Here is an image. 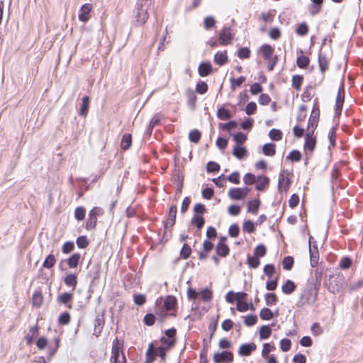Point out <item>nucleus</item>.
Here are the masks:
<instances>
[{
  "instance_id": "a878e982",
  "label": "nucleus",
  "mask_w": 363,
  "mask_h": 363,
  "mask_svg": "<svg viewBox=\"0 0 363 363\" xmlns=\"http://www.w3.org/2000/svg\"><path fill=\"white\" fill-rule=\"evenodd\" d=\"M132 145V135L130 133H125L122 136L121 142V147L123 150H128Z\"/></svg>"
},
{
  "instance_id": "864d4df0",
  "label": "nucleus",
  "mask_w": 363,
  "mask_h": 363,
  "mask_svg": "<svg viewBox=\"0 0 363 363\" xmlns=\"http://www.w3.org/2000/svg\"><path fill=\"white\" fill-rule=\"evenodd\" d=\"M233 140L237 145H240L247 140V135L242 132H238L233 135Z\"/></svg>"
},
{
  "instance_id": "338daca9",
  "label": "nucleus",
  "mask_w": 363,
  "mask_h": 363,
  "mask_svg": "<svg viewBox=\"0 0 363 363\" xmlns=\"http://www.w3.org/2000/svg\"><path fill=\"white\" fill-rule=\"evenodd\" d=\"M206 170L208 172H218L220 170V165L213 161H210L207 163Z\"/></svg>"
},
{
  "instance_id": "dca6fc26",
  "label": "nucleus",
  "mask_w": 363,
  "mask_h": 363,
  "mask_svg": "<svg viewBox=\"0 0 363 363\" xmlns=\"http://www.w3.org/2000/svg\"><path fill=\"white\" fill-rule=\"evenodd\" d=\"M313 133L308 132L305 137L304 148L311 152L313 151L315 147V138L313 137Z\"/></svg>"
},
{
  "instance_id": "5701e85b",
  "label": "nucleus",
  "mask_w": 363,
  "mask_h": 363,
  "mask_svg": "<svg viewBox=\"0 0 363 363\" xmlns=\"http://www.w3.org/2000/svg\"><path fill=\"white\" fill-rule=\"evenodd\" d=\"M177 301L173 296H167L164 301V307L166 311H172L176 308Z\"/></svg>"
},
{
  "instance_id": "72a5a7b5",
  "label": "nucleus",
  "mask_w": 363,
  "mask_h": 363,
  "mask_svg": "<svg viewBox=\"0 0 363 363\" xmlns=\"http://www.w3.org/2000/svg\"><path fill=\"white\" fill-rule=\"evenodd\" d=\"M262 151L265 155L272 157L276 153V145L274 143H266L262 147Z\"/></svg>"
},
{
  "instance_id": "79ce46f5",
  "label": "nucleus",
  "mask_w": 363,
  "mask_h": 363,
  "mask_svg": "<svg viewBox=\"0 0 363 363\" xmlns=\"http://www.w3.org/2000/svg\"><path fill=\"white\" fill-rule=\"evenodd\" d=\"M56 263V258L54 255L50 254L45 259L43 267L46 269H50L52 268Z\"/></svg>"
},
{
  "instance_id": "c756f323",
  "label": "nucleus",
  "mask_w": 363,
  "mask_h": 363,
  "mask_svg": "<svg viewBox=\"0 0 363 363\" xmlns=\"http://www.w3.org/2000/svg\"><path fill=\"white\" fill-rule=\"evenodd\" d=\"M247 150L242 146L236 145L233 148V155L238 160L243 159L247 155Z\"/></svg>"
},
{
  "instance_id": "1a4fd4ad",
  "label": "nucleus",
  "mask_w": 363,
  "mask_h": 363,
  "mask_svg": "<svg viewBox=\"0 0 363 363\" xmlns=\"http://www.w3.org/2000/svg\"><path fill=\"white\" fill-rule=\"evenodd\" d=\"M105 323L104 317L103 314H98L94 319V335L96 337H99L104 328Z\"/></svg>"
},
{
  "instance_id": "a18cd8bd",
  "label": "nucleus",
  "mask_w": 363,
  "mask_h": 363,
  "mask_svg": "<svg viewBox=\"0 0 363 363\" xmlns=\"http://www.w3.org/2000/svg\"><path fill=\"white\" fill-rule=\"evenodd\" d=\"M296 33L297 35L301 36L307 35L308 33V26L307 23L305 22L300 23L296 29Z\"/></svg>"
},
{
  "instance_id": "a19ab883",
  "label": "nucleus",
  "mask_w": 363,
  "mask_h": 363,
  "mask_svg": "<svg viewBox=\"0 0 363 363\" xmlns=\"http://www.w3.org/2000/svg\"><path fill=\"white\" fill-rule=\"evenodd\" d=\"M38 334V325H35L29 330V333L26 336V340L28 343L30 344L33 341L34 338Z\"/></svg>"
},
{
  "instance_id": "b1692460",
  "label": "nucleus",
  "mask_w": 363,
  "mask_h": 363,
  "mask_svg": "<svg viewBox=\"0 0 363 363\" xmlns=\"http://www.w3.org/2000/svg\"><path fill=\"white\" fill-rule=\"evenodd\" d=\"M329 61L325 54L319 52L318 54V66L322 73H324L328 69Z\"/></svg>"
},
{
  "instance_id": "412c9836",
  "label": "nucleus",
  "mask_w": 363,
  "mask_h": 363,
  "mask_svg": "<svg viewBox=\"0 0 363 363\" xmlns=\"http://www.w3.org/2000/svg\"><path fill=\"white\" fill-rule=\"evenodd\" d=\"M90 99L88 96L82 97V103L79 108V115L81 116H86L89 108Z\"/></svg>"
},
{
  "instance_id": "bb28decb",
  "label": "nucleus",
  "mask_w": 363,
  "mask_h": 363,
  "mask_svg": "<svg viewBox=\"0 0 363 363\" xmlns=\"http://www.w3.org/2000/svg\"><path fill=\"white\" fill-rule=\"evenodd\" d=\"M296 288V284L293 281L288 279L281 286V290L285 294H291L295 291Z\"/></svg>"
},
{
  "instance_id": "20e7f679",
  "label": "nucleus",
  "mask_w": 363,
  "mask_h": 363,
  "mask_svg": "<svg viewBox=\"0 0 363 363\" xmlns=\"http://www.w3.org/2000/svg\"><path fill=\"white\" fill-rule=\"evenodd\" d=\"M345 101V87L343 82L339 87L335 101V116H340L342 113V106Z\"/></svg>"
},
{
  "instance_id": "774afa93",
  "label": "nucleus",
  "mask_w": 363,
  "mask_h": 363,
  "mask_svg": "<svg viewBox=\"0 0 363 363\" xmlns=\"http://www.w3.org/2000/svg\"><path fill=\"white\" fill-rule=\"evenodd\" d=\"M242 229L245 232L251 233L255 230L254 223L252 220H245L243 223Z\"/></svg>"
},
{
  "instance_id": "09e8293b",
  "label": "nucleus",
  "mask_w": 363,
  "mask_h": 363,
  "mask_svg": "<svg viewBox=\"0 0 363 363\" xmlns=\"http://www.w3.org/2000/svg\"><path fill=\"white\" fill-rule=\"evenodd\" d=\"M208 84L203 81H199L196 86V91L200 94H204L208 91Z\"/></svg>"
},
{
  "instance_id": "f257e3e1",
  "label": "nucleus",
  "mask_w": 363,
  "mask_h": 363,
  "mask_svg": "<svg viewBox=\"0 0 363 363\" xmlns=\"http://www.w3.org/2000/svg\"><path fill=\"white\" fill-rule=\"evenodd\" d=\"M151 4V0H137L133 15L138 26H143L147 22L149 18L147 11Z\"/></svg>"
},
{
  "instance_id": "69168bd1",
  "label": "nucleus",
  "mask_w": 363,
  "mask_h": 363,
  "mask_svg": "<svg viewBox=\"0 0 363 363\" xmlns=\"http://www.w3.org/2000/svg\"><path fill=\"white\" fill-rule=\"evenodd\" d=\"M352 261L350 257H344L341 259L339 266L342 269H349L352 265Z\"/></svg>"
},
{
  "instance_id": "cd10ccee",
  "label": "nucleus",
  "mask_w": 363,
  "mask_h": 363,
  "mask_svg": "<svg viewBox=\"0 0 363 363\" xmlns=\"http://www.w3.org/2000/svg\"><path fill=\"white\" fill-rule=\"evenodd\" d=\"M43 302V296L40 291H35L32 296V304L36 308H40Z\"/></svg>"
},
{
  "instance_id": "37998d69",
  "label": "nucleus",
  "mask_w": 363,
  "mask_h": 363,
  "mask_svg": "<svg viewBox=\"0 0 363 363\" xmlns=\"http://www.w3.org/2000/svg\"><path fill=\"white\" fill-rule=\"evenodd\" d=\"M201 132L197 129H194L190 131L189 134V139L192 143H198L201 139Z\"/></svg>"
},
{
  "instance_id": "4be33fe9",
  "label": "nucleus",
  "mask_w": 363,
  "mask_h": 363,
  "mask_svg": "<svg viewBox=\"0 0 363 363\" xmlns=\"http://www.w3.org/2000/svg\"><path fill=\"white\" fill-rule=\"evenodd\" d=\"M227 52H217L214 55V62L219 66L224 65L228 62Z\"/></svg>"
},
{
  "instance_id": "393cba45",
  "label": "nucleus",
  "mask_w": 363,
  "mask_h": 363,
  "mask_svg": "<svg viewBox=\"0 0 363 363\" xmlns=\"http://www.w3.org/2000/svg\"><path fill=\"white\" fill-rule=\"evenodd\" d=\"M81 259V255L79 252L74 253L67 259V264L69 268L74 269L76 268L79 262Z\"/></svg>"
},
{
  "instance_id": "e2e57ef3",
  "label": "nucleus",
  "mask_w": 363,
  "mask_h": 363,
  "mask_svg": "<svg viewBox=\"0 0 363 363\" xmlns=\"http://www.w3.org/2000/svg\"><path fill=\"white\" fill-rule=\"evenodd\" d=\"M250 56V50L247 47L241 48L238 51V57L240 59H247Z\"/></svg>"
},
{
  "instance_id": "e433bc0d",
  "label": "nucleus",
  "mask_w": 363,
  "mask_h": 363,
  "mask_svg": "<svg viewBox=\"0 0 363 363\" xmlns=\"http://www.w3.org/2000/svg\"><path fill=\"white\" fill-rule=\"evenodd\" d=\"M272 334V329L269 325H262L259 329V338L267 339Z\"/></svg>"
},
{
  "instance_id": "2f4dec72",
  "label": "nucleus",
  "mask_w": 363,
  "mask_h": 363,
  "mask_svg": "<svg viewBox=\"0 0 363 363\" xmlns=\"http://www.w3.org/2000/svg\"><path fill=\"white\" fill-rule=\"evenodd\" d=\"M259 205L260 201L258 199L248 201L247 211L253 214H257Z\"/></svg>"
},
{
  "instance_id": "13d9d810",
  "label": "nucleus",
  "mask_w": 363,
  "mask_h": 363,
  "mask_svg": "<svg viewBox=\"0 0 363 363\" xmlns=\"http://www.w3.org/2000/svg\"><path fill=\"white\" fill-rule=\"evenodd\" d=\"M276 348L274 345H271L270 343H264L263 345L262 356L266 359L269 356V352L274 350Z\"/></svg>"
},
{
  "instance_id": "ddd939ff",
  "label": "nucleus",
  "mask_w": 363,
  "mask_h": 363,
  "mask_svg": "<svg viewBox=\"0 0 363 363\" xmlns=\"http://www.w3.org/2000/svg\"><path fill=\"white\" fill-rule=\"evenodd\" d=\"M228 196L233 200H242L246 197V193L241 188H231Z\"/></svg>"
},
{
  "instance_id": "c03bdc74",
  "label": "nucleus",
  "mask_w": 363,
  "mask_h": 363,
  "mask_svg": "<svg viewBox=\"0 0 363 363\" xmlns=\"http://www.w3.org/2000/svg\"><path fill=\"white\" fill-rule=\"evenodd\" d=\"M282 132L279 129L272 128L269 133V136L272 140L279 141L282 138Z\"/></svg>"
},
{
  "instance_id": "423d86ee",
  "label": "nucleus",
  "mask_w": 363,
  "mask_h": 363,
  "mask_svg": "<svg viewBox=\"0 0 363 363\" xmlns=\"http://www.w3.org/2000/svg\"><path fill=\"white\" fill-rule=\"evenodd\" d=\"M177 213V205L172 204L169 208L167 220L165 221H163L164 232L168 229L169 226L172 227L175 224Z\"/></svg>"
},
{
  "instance_id": "4d7b16f0",
  "label": "nucleus",
  "mask_w": 363,
  "mask_h": 363,
  "mask_svg": "<svg viewBox=\"0 0 363 363\" xmlns=\"http://www.w3.org/2000/svg\"><path fill=\"white\" fill-rule=\"evenodd\" d=\"M76 243H77V247L80 249H84L89 245L87 238L85 235H82V236L78 237L77 238Z\"/></svg>"
},
{
  "instance_id": "f704fd0d",
  "label": "nucleus",
  "mask_w": 363,
  "mask_h": 363,
  "mask_svg": "<svg viewBox=\"0 0 363 363\" xmlns=\"http://www.w3.org/2000/svg\"><path fill=\"white\" fill-rule=\"evenodd\" d=\"M193 225H195L199 230H201L205 223V219L202 216L194 215L191 220Z\"/></svg>"
},
{
  "instance_id": "a211bd4d",
  "label": "nucleus",
  "mask_w": 363,
  "mask_h": 363,
  "mask_svg": "<svg viewBox=\"0 0 363 363\" xmlns=\"http://www.w3.org/2000/svg\"><path fill=\"white\" fill-rule=\"evenodd\" d=\"M157 357L155 351V345L153 342L149 344L148 349L145 353V362L146 363H152Z\"/></svg>"
},
{
  "instance_id": "8fccbe9b",
  "label": "nucleus",
  "mask_w": 363,
  "mask_h": 363,
  "mask_svg": "<svg viewBox=\"0 0 363 363\" xmlns=\"http://www.w3.org/2000/svg\"><path fill=\"white\" fill-rule=\"evenodd\" d=\"M191 253V248L189 245L184 243L180 251V256L184 259H188Z\"/></svg>"
},
{
  "instance_id": "ea45409f",
  "label": "nucleus",
  "mask_w": 363,
  "mask_h": 363,
  "mask_svg": "<svg viewBox=\"0 0 363 363\" xmlns=\"http://www.w3.org/2000/svg\"><path fill=\"white\" fill-rule=\"evenodd\" d=\"M259 317L263 320H269L273 318L274 313L268 308H263L259 312Z\"/></svg>"
},
{
  "instance_id": "58836bf2",
  "label": "nucleus",
  "mask_w": 363,
  "mask_h": 363,
  "mask_svg": "<svg viewBox=\"0 0 363 363\" xmlns=\"http://www.w3.org/2000/svg\"><path fill=\"white\" fill-rule=\"evenodd\" d=\"M303 77L302 75H294L292 77L291 79V85L294 89L296 90H300L302 83H303Z\"/></svg>"
},
{
  "instance_id": "473e14b6",
  "label": "nucleus",
  "mask_w": 363,
  "mask_h": 363,
  "mask_svg": "<svg viewBox=\"0 0 363 363\" xmlns=\"http://www.w3.org/2000/svg\"><path fill=\"white\" fill-rule=\"evenodd\" d=\"M217 117L220 120H228L232 117V114L228 109L221 106L217 111Z\"/></svg>"
},
{
  "instance_id": "f8f14e48",
  "label": "nucleus",
  "mask_w": 363,
  "mask_h": 363,
  "mask_svg": "<svg viewBox=\"0 0 363 363\" xmlns=\"http://www.w3.org/2000/svg\"><path fill=\"white\" fill-rule=\"evenodd\" d=\"M213 72V67L210 62H203L198 67V72L200 77L208 76Z\"/></svg>"
},
{
  "instance_id": "9d476101",
  "label": "nucleus",
  "mask_w": 363,
  "mask_h": 363,
  "mask_svg": "<svg viewBox=\"0 0 363 363\" xmlns=\"http://www.w3.org/2000/svg\"><path fill=\"white\" fill-rule=\"evenodd\" d=\"M256 348L257 346L253 342L242 344L238 350V354L242 357H247L250 356Z\"/></svg>"
},
{
  "instance_id": "7ed1b4c3",
  "label": "nucleus",
  "mask_w": 363,
  "mask_h": 363,
  "mask_svg": "<svg viewBox=\"0 0 363 363\" xmlns=\"http://www.w3.org/2000/svg\"><path fill=\"white\" fill-rule=\"evenodd\" d=\"M345 277L342 274L331 275L329 278L328 290L333 294L340 292L344 286Z\"/></svg>"
},
{
  "instance_id": "f3484780",
  "label": "nucleus",
  "mask_w": 363,
  "mask_h": 363,
  "mask_svg": "<svg viewBox=\"0 0 363 363\" xmlns=\"http://www.w3.org/2000/svg\"><path fill=\"white\" fill-rule=\"evenodd\" d=\"M310 263L312 267H315L319 260V252L318 247H309Z\"/></svg>"
},
{
  "instance_id": "5fc2aeb1",
  "label": "nucleus",
  "mask_w": 363,
  "mask_h": 363,
  "mask_svg": "<svg viewBox=\"0 0 363 363\" xmlns=\"http://www.w3.org/2000/svg\"><path fill=\"white\" fill-rule=\"evenodd\" d=\"M97 223V218L89 213V218L86 220V228L87 230H92L96 227Z\"/></svg>"
},
{
  "instance_id": "603ef678",
  "label": "nucleus",
  "mask_w": 363,
  "mask_h": 363,
  "mask_svg": "<svg viewBox=\"0 0 363 363\" xmlns=\"http://www.w3.org/2000/svg\"><path fill=\"white\" fill-rule=\"evenodd\" d=\"M203 25L206 30H211L216 25V20L213 16H207L203 20Z\"/></svg>"
},
{
  "instance_id": "49530a36",
  "label": "nucleus",
  "mask_w": 363,
  "mask_h": 363,
  "mask_svg": "<svg viewBox=\"0 0 363 363\" xmlns=\"http://www.w3.org/2000/svg\"><path fill=\"white\" fill-rule=\"evenodd\" d=\"M294 260L293 257L287 256L284 257L282 261L283 268L285 270H291L294 266Z\"/></svg>"
},
{
  "instance_id": "4c0bfd02",
  "label": "nucleus",
  "mask_w": 363,
  "mask_h": 363,
  "mask_svg": "<svg viewBox=\"0 0 363 363\" xmlns=\"http://www.w3.org/2000/svg\"><path fill=\"white\" fill-rule=\"evenodd\" d=\"M310 63V59L305 55H300L296 59V65L301 69H305Z\"/></svg>"
},
{
  "instance_id": "2eb2a0df",
  "label": "nucleus",
  "mask_w": 363,
  "mask_h": 363,
  "mask_svg": "<svg viewBox=\"0 0 363 363\" xmlns=\"http://www.w3.org/2000/svg\"><path fill=\"white\" fill-rule=\"evenodd\" d=\"M255 188L257 191H262L269 186V179L265 176H258Z\"/></svg>"
},
{
  "instance_id": "4468645a",
  "label": "nucleus",
  "mask_w": 363,
  "mask_h": 363,
  "mask_svg": "<svg viewBox=\"0 0 363 363\" xmlns=\"http://www.w3.org/2000/svg\"><path fill=\"white\" fill-rule=\"evenodd\" d=\"M259 51L264 60H270L273 55L274 48L269 44H264L260 47Z\"/></svg>"
},
{
  "instance_id": "6e6d98bb",
  "label": "nucleus",
  "mask_w": 363,
  "mask_h": 363,
  "mask_svg": "<svg viewBox=\"0 0 363 363\" xmlns=\"http://www.w3.org/2000/svg\"><path fill=\"white\" fill-rule=\"evenodd\" d=\"M70 315L68 312L61 313L58 317V323L60 325H67L70 322Z\"/></svg>"
},
{
  "instance_id": "0eeeda50",
  "label": "nucleus",
  "mask_w": 363,
  "mask_h": 363,
  "mask_svg": "<svg viewBox=\"0 0 363 363\" xmlns=\"http://www.w3.org/2000/svg\"><path fill=\"white\" fill-rule=\"evenodd\" d=\"M232 40L233 35L230 33V28L226 26L223 27L219 34L220 43L223 45H226L230 43Z\"/></svg>"
},
{
  "instance_id": "de8ad7c7",
  "label": "nucleus",
  "mask_w": 363,
  "mask_h": 363,
  "mask_svg": "<svg viewBox=\"0 0 363 363\" xmlns=\"http://www.w3.org/2000/svg\"><path fill=\"white\" fill-rule=\"evenodd\" d=\"M301 153L297 150H292L286 157V160H290L293 162H299L301 160Z\"/></svg>"
},
{
  "instance_id": "aec40b11",
  "label": "nucleus",
  "mask_w": 363,
  "mask_h": 363,
  "mask_svg": "<svg viewBox=\"0 0 363 363\" xmlns=\"http://www.w3.org/2000/svg\"><path fill=\"white\" fill-rule=\"evenodd\" d=\"M309 12L311 15L314 16L320 13L322 9L323 0H311Z\"/></svg>"
},
{
  "instance_id": "c9c22d12",
  "label": "nucleus",
  "mask_w": 363,
  "mask_h": 363,
  "mask_svg": "<svg viewBox=\"0 0 363 363\" xmlns=\"http://www.w3.org/2000/svg\"><path fill=\"white\" fill-rule=\"evenodd\" d=\"M266 304L268 306H272L278 302V298L274 293H267L264 295Z\"/></svg>"
},
{
  "instance_id": "c85d7f7f",
  "label": "nucleus",
  "mask_w": 363,
  "mask_h": 363,
  "mask_svg": "<svg viewBox=\"0 0 363 363\" xmlns=\"http://www.w3.org/2000/svg\"><path fill=\"white\" fill-rule=\"evenodd\" d=\"M217 255L225 257L230 252V249L226 244L218 243L216 247Z\"/></svg>"
},
{
  "instance_id": "9b49d317",
  "label": "nucleus",
  "mask_w": 363,
  "mask_h": 363,
  "mask_svg": "<svg viewBox=\"0 0 363 363\" xmlns=\"http://www.w3.org/2000/svg\"><path fill=\"white\" fill-rule=\"evenodd\" d=\"M73 299V294L70 292H65L59 295L57 297V302L64 304L69 309L72 308V301Z\"/></svg>"
},
{
  "instance_id": "6e6552de",
  "label": "nucleus",
  "mask_w": 363,
  "mask_h": 363,
  "mask_svg": "<svg viewBox=\"0 0 363 363\" xmlns=\"http://www.w3.org/2000/svg\"><path fill=\"white\" fill-rule=\"evenodd\" d=\"M92 6L90 4H84L82 6L79 12V20L82 22H87L90 18V12Z\"/></svg>"
},
{
  "instance_id": "680f3d73",
  "label": "nucleus",
  "mask_w": 363,
  "mask_h": 363,
  "mask_svg": "<svg viewBox=\"0 0 363 363\" xmlns=\"http://www.w3.org/2000/svg\"><path fill=\"white\" fill-rule=\"evenodd\" d=\"M266 252H267V248L262 244L257 245L254 251L255 256H256L259 258L264 257L266 255Z\"/></svg>"
},
{
  "instance_id": "7c9ffc66",
  "label": "nucleus",
  "mask_w": 363,
  "mask_h": 363,
  "mask_svg": "<svg viewBox=\"0 0 363 363\" xmlns=\"http://www.w3.org/2000/svg\"><path fill=\"white\" fill-rule=\"evenodd\" d=\"M282 184H284V190L286 191L289 188V186L291 184V181L289 178H285L283 173H281L279 176V181H278V189L279 191H281L282 188Z\"/></svg>"
},
{
  "instance_id": "bf43d9fd",
  "label": "nucleus",
  "mask_w": 363,
  "mask_h": 363,
  "mask_svg": "<svg viewBox=\"0 0 363 363\" xmlns=\"http://www.w3.org/2000/svg\"><path fill=\"white\" fill-rule=\"evenodd\" d=\"M85 208L82 206H79L74 211V218L77 220H82L85 217Z\"/></svg>"
},
{
  "instance_id": "39448f33",
  "label": "nucleus",
  "mask_w": 363,
  "mask_h": 363,
  "mask_svg": "<svg viewBox=\"0 0 363 363\" xmlns=\"http://www.w3.org/2000/svg\"><path fill=\"white\" fill-rule=\"evenodd\" d=\"M233 361V354L229 351H222L215 353L213 362L215 363H231Z\"/></svg>"
},
{
  "instance_id": "052dcab7",
  "label": "nucleus",
  "mask_w": 363,
  "mask_h": 363,
  "mask_svg": "<svg viewBox=\"0 0 363 363\" xmlns=\"http://www.w3.org/2000/svg\"><path fill=\"white\" fill-rule=\"evenodd\" d=\"M168 350L164 348V345H161L160 347H155V351L157 356L160 357L161 360L164 362L166 359V352Z\"/></svg>"
},
{
  "instance_id": "f03ea898",
  "label": "nucleus",
  "mask_w": 363,
  "mask_h": 363,
  "mask_svg": "<svg viewBox=\"0 0 363 363\" xmlns=\"http://www.w3.org/2000/svg\"><path fill=\"white\" fill-rule=\"evenodd\" d=\"M123 343L116 337L113 340L111 347V363H125L126 359L122 350Z\"/></svg>"
},
{
  "instance_id": "3c124183",
  "label": "nucleus",
  "mask_w": 363,
  "mask_h": 363,
  "mask_svg": "<svg viewBox=\"0 0 363 363\" xmlns=\"http://www.w3.org/2000/svg\"><path fill=\"white\" fill-rule=\"evenodd\" d=\"M260 264L259 257L256 256H247V264L250 268L256 269L259 267Z\"/></svg>"
},
{
  "instance_id": "0e129e2a",
  "label": "nucleus",
  "mask_w": 363,
  "mask_h": 363,
  "mask_svg": "<svg viewBox=\"0 0 363 363\" xmlns=\"http://www.w3.org/2000/svg\"><path fill=\"white\" fill-rule=\"evenodd\" d=\"M318 120L319 119H317V118L310 116V118L308 119V132H310L311 133H314L315 129L316 128V127L318 125Z\"/></svg>"
},
{
  "instance_id": "6ab92c4d",
  "label": "nucleus",
  "mask_w": 363,
  "mask_h": 363,
  "mask_svg": "<svg viewBox=\"0 0 363 363\" xmlns=\"http://www.w3.org/2000/svg\"><path fill=\"white\" fill-rule=\"evenodd\" d=\"M64 282L67 286L74 289L77 284V276L72 273L67 274L64 278Z\"/></svg>"
}]
</instances>
